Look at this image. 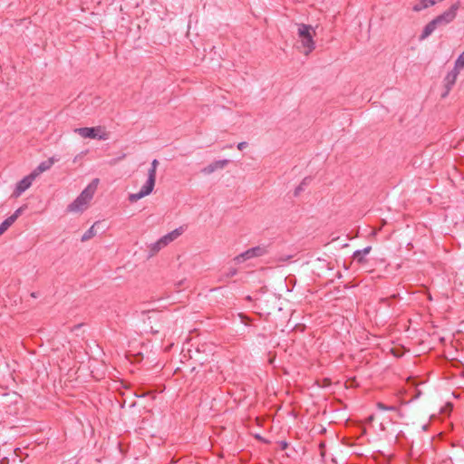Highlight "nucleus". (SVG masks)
Here are the masks:
<instances>
[{
    "instance_id": "15",
    "label": "nucleus",
    "mask_w": 464,
    "mask_h": 464,
    "mask_svg": "<svg viewBox=\"0 0 464 464\" xmlns=\"http://www.w3.org/2000/svg\"><path fill=\"white\" fill-rule=\"evenodd\" d=\"M435 4L436 0H420V2L412 7V9L415 12H420L423 9L434 5Z\"/></svg>"
},
{
    "instance_id": "22",
    "label": "nucleus",
    "mask_w": 464,
    "mask_h": 464,
    "mask_svg": "<svg viewBox=\"0 0 464 464\" xmlns=\"http://www.w3.org/2000/svg\"><path fill=\"white\" fill-rule=\"evenodd\" d=\"M26 208V206H22L18 208L14 214H12L9 218H13V221L15 222L16 219L19 218L20 215L24 212V210Z\"/></svg>"
},
{
    "instance_id": "6",
    "label": "nucleus",
    "mask_w": 464,
    "mask_h": 464,
    "mask_svg": "<svg viewBox=\"0 0 464 464\" xmlns=\"http://www.w3.org/2000/svg\"><path fill=\"white\" fill-rule=\"evenodd\" d=\"M35 174H33L32 172L24 177V179H22L17 184H16V187L13 192V197L14 198H18L19 196L22 195V193H24L26 189H28L33 181L35 179Z\"/></svg>"
},
{
    "instance_id": "1",
    "label": "nucleus",
    "mask_w": 464,
    "mask_h": 464,
    "mask_svg": "<svg viewBox=\"0 0 464 464\" xmlns=\"http://www.w3.org/2000/svg\"><path fill=\"white\" fill-rule=\"evenodd\" d=\"M99 184V179H94L81 194L68 206L67 210L70 212L83 211L88 203L92 200Z\"/></svg>"
},
{
    "instance_id": "28",
    "label": "nucleus",
    "mask_w": 464,
    "mask_h": 464,
    "mask_svg": "<svg viewBox=\"0 0 464 464\" xmlns=\"http://www.w3.org/2000/svg\"><path fill=\"white\" fill-rule=\"evenodd\" d=\"M150 329H151V331H152L153 333H159V331H160L159 329L154 330V329H153V326H150Z\"/></svg>"
},
{
    "instance_id": "24",
    "label": "nucleus",
    "mask_w": 464,
    "mask_h": 464,
    "mask_svg": "<svg viewBox=\"0 0 464 464\" xmlns=\"http://www.w3.org/2000/svg\"><path fill=\"white\" fill-rule=\"evenodd\" d=\"M237 270L236 268H231V269H229V271H228V273H227V276L228 277H231V276H236V275H237Z\"/></svg>"
},
{
    "instance_id": "13",
    "label": "nucleus",
    "mask_w": 464,
    "mask_h": 464,
    "mask_svg": "<svg viewBox=\"0 0 464 464\" xmlns=\"http://www.w3.org/2000/svg\"><path fill=\"white\" fill-rule=\"evenodd\" d=\"M182 232H183L182 227H179L161 237L169 245V243L174 241L176 238H178L182 234Z\"/></svg>"
},
{
    "instance_id": "12",
    "label": "nucleus",
    "mask_w": 464,
    "mask_h": 464,
    "mask_svg": "<svg viewBox=\"0 0 464 464\" xmlns=\"http://www.w3.org/2000/svg\"><path fill=\"white\" fill-rule=\"evenodd\" d=\"M439 25L437 24V23L434 20H431L430 22H429L425 25V27H424V29H423V31H422V33H421V34L420 36V40H424L427 37H429L435 31V29Z\"/></svg>"
},
{
    "instance_id": "30",
    "label": "nucleus",
    "mask_w": 464,
    "mask_h": 464,
    "mask_svg": "<svg viewBox=\"0 0 464 464\" xmlns=\"http://www.w3.org/2000/svg\"><path fill=\"white\" fill-rule=\"evenodd\" d=\"M372 420H373V416L372 415L369 417V421H372Z\"/></svg>"
},
{
    "instance_id": "20",
    "label": "nucleus",
    "mask_w": 464,
    "mask_h": 464,
    "mask_svg": "<svg viewBox=\"0 0 464 464\" xmlns=\"http://www.w3.org/2000/svg\"><path fill=\"white\" fill-rule=\"evenodd\" d=\"M454 67H456L457 69L459 70H461L464 68V52L461 53L459 57L457 58L456 62H455V65Z\"/></svg>"
},
{
    "instance_id": "4",
    "label": "nucleus",
    "mask_w": 464,
    "mask_h": 464,
    "mask_svg": "<svg viewBox=\"0 0 464 464\" xmlns=\"http://www.w3.org/2000/svg\"><path fill=\"white\" fill-rule=\"evenodd\" d=\"M266 254H268V246L260 245V246H256L248 248L247 250L236 256L233 258V261L236 264H241V263H244L252 258L261 257L263 256H266Z\"/></svg>"
},
{
    "instance_id": "29",
    "label": "nucleus",
    "mask_w": 464,
    "mask_h": 464,
    "mask_svg": "<svg viewBox=\"0 0 464 464\" xmlns=\"http://www.w3.org/2000/svg\"><path fill=\"white\" fill-rule=\"evenodd\" d=\"M381 302H382V303L386 304V303H387V298H382V299H381Z\"/></svg>"
},
{
    "instance_id": "27",
    "label": "nucleus",
    "mask_w": 464,
    "mask_h": 464,
    "mask_svg": "<svg viewBox=\"0 0 464 464\" xmlns=\"http://www.w3.org/2000/svg\"><path fill=\"white\" fill-rule=\"evenodd\" d=\"M31 296L34 297V298H36L37 297V294L35 292H33L31 294Z\"/></svg>"
},
{
    "instance_id": "7",
    "label": "nucleus",
    "mask_w": 464,
    "mask_h": 464,
    "mask_svg": "<svg viewBox=\"0 0 464 464\" xmlns=\"http://www.w3.org/2000/svg\"><path fill=\"white\" fill-rule=\"evenodd\" d=\"M101 130L100 127L94 128V127H82L75 129L74 131L78 133L82 138H89V139H95L99 138V140H105V134L104 135H98V131Z\"/></svg>"
},
{
    "instance_id": "26",
    "label": "nucleus",
    "mask_w": 464,
    "mask_h": 464,
    "mask_svg": "<svg viewBox=\"0 0 464 464\" xmlns=\"http://www.w3.org/2000/svg\"><path fill=\"white\" fill-rule=\"evenodd\" d=\"M287 447V443L285 441L282 442V449H285Z\"/></svg>"
},
{
    "instance_id": "8",
    "label": "nucleus",
    "mask_w": 464,
    "mask_h": 464,
    "mask_svg": "<svg viewBox=\"0 0 464 464\" xmlns=\"http://www.w3.org/2000/svg\"><path fill=\"white\" fill-rule=\"evenodd\" d=\"M459 73V70L457 69L456 67H454L450 72H448L444 79L446 92L443 94V96H446L451 90V88L454 86Z\"/></svg>"
},
{
    "instance_id": "18",
    "label": "nucleus",
    "mask_w": 464,
    "mask_h": 464,
    "mask_svg": "<svg viewBox=\"0 0 464 464\" xmlns=\"http://www.w3.org/2000/svg\"><path fill=\"white\" fill-rule=\"evenodd\" d=\"M150 311H148V312L144 311V312H142V314H150ZM151 314H152V315H149L148 316V320H149L150 324H151V320L152 319L156 321V320H162V319L165 318V315L163 314L160 313V312L152 311Z\"/></svg>"
},
{
    "instance_id": "25",
    "label": "nucleus",
    "mask_w": 464,
    "mask_h": 464,
    "mask_svg": "<svg viewBox=\"0 0 464 464\" xmlns=\"http://www.w3.org/2000/svg\"><path fill=\"white\" fill-rule=\"evenodd\" d=\"M158 245H161L163 247L167 246L168 244L167 242H165L162 237H160L159 240H158Z\"/></svg>"
},
{
    "instance_id": "5",
    "label": "nucleus",
    "mask_w": 464,
    "mask_h": 464,
    "mask_svg": "<svg viewBox=\"0 0 464 464\" xmlns=\"http://www.w3.org/2000/svg\"><path fill=\"white\" fill-rule=\"evenodd\" d=\"M459 5V2H456L448 10L435 17L433 20L437 23L439 26L450 24L455 19Z\"/></svg>"
},
{
    "instance_id": "2",
    "label": "nucleus",
    "mask_w": 464,
    "mask_h": 464,
    "mask_svg": "<svg viewBox=\"0 0 464 464\" xmlns=\"http://www.w3.org/2000/svg\"><path fill=\"white\" fill-rule=\"evenodd\" d=\"M297 27V35L304 49L303 53L308 55L315 49V43L314 41L315 30L312 25L305 24H298Z\"/></svg>"
},
{
    "instance_id": "9",
    "label": "nucleus",
    "mask_w": 464,
    "mask_h": 464,
    "mask_svg": "<svg viewBox=\"0 0 464 464\" xmlns=\"http://www.w3.org/2000/svg\"><path fill=\"white\" fill-rule=\"evenodd\" d=\"M228 163H229L228 160H216V161L208 164L205 168H203L201 172L206 174V175H209V174L215 172L218 169H224Z\"/></svg>"
},
{
    "instance_id": "10",
    "label": "nucleus",
    "mask_w": 464,
    "mask_h": 464,
    "mask_svg": "<svg viewBox=\"0 0 464 464\" xmlns=\"http://www.w3.org/2000/svg\"><path fill=\"white\" fill-rule=\"evenodd\" d=\"M58 161V159H56L55 157H51L49 158L48 160H44V161H42L38 166L37 168L32 171L33 174H35V177H37L38 175H40L41 173L48 170L51 169V167L56 162Z\"/></svg>"
},
{
    "instance_id": "23",
    "label": "nucleus",
    "mask_w": 464,
    "mask_h": 464,
    "mask_svg": "<svg viewBox=\"0 0 464 464\" xmlns=\"http://www.w3.org/2000/svg\"><path fill=\"white\" fill-rule=\"evenodd\" d=\"M246 147H247V142H246V141H242V142H239V143L237 144V149H238L239 150H244V149H245V148H246Z\"/></svg>"
},
{
    "instance_id": "14",
    "label": "nucleus",
    "mask_w": 464,
    "mask_h": 464,
    "mask_svg": "<svg viewBox=\"0 0 464 464\" xmlns=\"http://www.w3.org/2000/svg\"><path fill=\"white\" fill-rule=\"evenodd\" d=\"M100 224V221L95 222L88 230L84 232L81 240L85 242L92 238L97 233L96 227H99Z\"/></svg>"
},
{
    "instance_id": "16",
    "label": "nucleus",
    "mask_w": 464,
    "mask_h": 464,
    "mask_svg": "<svg viewBox=\"0 0 464 464\" xmlns=\"http://www.w3.org/2000/svg\"><path fill=\"white\" fill-rule=\"evenodd\" d=\"M312 181V178L311 177H305L303 179V180L301 181V183L295 188V191H294V196L295 197H298L302 191L304 190V188L307 187Z\"/></svg>"
},
{
    "instance_id": "17",
    "label": "nucleus",
    "mask_w": 464,
    "mask_h": 464,
    "mask_svg": "<svg viewBox=\"0 0 464 464\" xmlns=\"http://www.w3.org/2000/svg\"><path fill=\"white\" fill-rule=\"evenodd\" d=\"M14 222L9 217L0 224V236L4 234Z\"/></svg>"
},
{
    "instance_id": "11",
    "label": "nucleus",
    "mask_w": 464,
    "mask_h": 464,
    "mask_svg": "<svg viewBox=\"0 0 464 464\" xmlns=\"http://www.w3.org/2000/svg\"><path fill=\"white\" fill-rule=\"evenodd\" d=\"M372 250V246H368L363 249H359L353 252V258L359 264H365L367 262L365 256L368 255Z\"/></svg>"
},
{
    "instance_id": "21",
    "label": "nucleus",
    "mask_w": 464,
    "mask_h": 464,
    "mask_svg": "<svg viewBox=\"0 0 464 464\" xmlns=\"http://www.w3.org/2000/svg\"><path fill=\"white\" fill-rule=\"evenodd\" d=\"M376 406H377V408L379 410H382V411H397V407L396 406H387V405H385L384 403H382L381 401L377 402Z\"/></svg>"
},
{
    "instance_id": "19",
    "label": "nucleus",
    "mask_w": 464,
    "mask_h": 464,
    "mask_svg": "<svg viewBox=\"0 0 464 464\" xmlns=\"http://www.w3.org/2000/svg\"><path fill=\"white\" fill-rule=\"evenodd\" d=\"M163 246L161 245H158V241L151 244L150 246V256H153L156 255Z\"/></svg>"
},
{
    "instance_id": "3",
    "label": "nucleus",
    "mask_w": 464,
    "mask_h": 464,
    "mask_svg": "<svg viewBox=\"0 0 464 464\" xmlns=\"http://www.w3.org/2000/svg\"><path fill=\"white\" fill-rule=\"evenodd\" d=\"M158 166H159V160L156 159L153 160L151 162L150 168L149 169L148 179L145 182V184L141 187V188L140 189L139 192L130 194L129 200L130 202H136L139 199L150 195L152 192L154 186H155L156 172H157Z\"/></svg>"
}]
</instances>
